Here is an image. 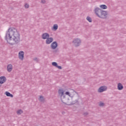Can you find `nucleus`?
I'll use <instances>...</instances> for the list:
<instances>
[{"mask_svg": "<svg viewBox=\"0 0 126 126\" xmlns=\"http://www.w3.org/2000/svg\"><path fill=\"white\" fill-rule=\"evenodd\" d=\"M94 13L98 17L103 19L107 18V15H108V12L107 11L103 10L98 7L94 9Z\"/></svg>", "mask_w": 126, "mask_h": 126, "instance_id": "f03ea898", "label": "nucleus"}, {"mask_svg": "<svg viewBox=\"0 0 126 126\" xmlns=\"http://www.w3.org/2000/svg\"><path fill=\"white\" fill-rule=\"evenodd\" d=\"M23 112L22 110H19L17 111V115H21Z\"/></svg>", "mask_w": 126, "mask_h": 126, "instance_id": "412c9836", "label": "nucleus"}, {"mask_svg": "<svg viewBox=\"0 0 126 126\" xmlns=\"http://www.w3.org/2000/svg\"><path fill=\"white\" fill-rule=\"evenodd\" d=\"M78 100L79 99H76L75 101H73L71 103V105H74V104H76V103L77 104H79V102H78Z\"/></svg>", "mask_w": 126, "mask_h": 126, "instance_id": "f3484780", "label": "nucleus"}, {"mask_svg": "<svg viewBox=\"0 0 126 126\" xmlns=\"http://www.w3.org/2000/svg\"><path fill=\"white\" fill-rule=\"evenodd\" d=\"M100 8H102V9H107V5L105 4H102L100 5Z\"/></svg>", "mask_w": 126, "mask_h": 126, "instance_id": "a211bd4d", "label": "nucleus"}, {"mask_svg": "<svg viewBox=\"0 0 126 126\" xmlns=\"http://www.w3.org/2000/svg\"><path fill=\"white\" fill-rule=\"evenodd\" d=\"M44 97L42 95H41L40 97H39V101H40V102H44Z\"/></svg>", "mask_w": 126, "mask_h": 126, "instance_id": "aec40b11", "label": "nucleus"}, {"mask_svg": "<svg viewBox=\"0 0 126 126\" xmlns=\"http://www.w3.org/2000/svg\"><path fill=\"white\" fill-rule=\"evenodd\" d=\"M58 28H59V26H58V25L55 24L53 26L52 30H54V31H57V30H58Z\"/></svg>", "mask_w": 126, "mask_h": 126, "instance_id": "dca6fc26", "label": "nucleus"}, {"mask_svg": "<svg viewBox=\"0 0 126 126\" xmlns=\"http://www.w3.org/2000/svg\"><path fill=\"white\" fill-rule=\"evenodd\" d=\"M88 112H85L84 113V117H86V116H88Z\"/></svg>", "mask_w": 126, "mask_h": 126, "instance_id": "bb28decb", "label": "nucleus"}, {"mask_svg": "<svg viewBox=\"0 0 126 126\" xmlns=\"http://www.w3.org/2000/svg\"><path fill=\"white\" fill-rule=\"evenodd\" d=\"M106 90H107V87L106 86H101L98 89V92L102 93V92H104Z\"/></svg>", "mask_w": 126, "mask_h": 126, "instance_id": "0eeeda50", "label": "nucleus"}, {"mask_svg": "<svg viewBox=\"0 0 126 126\" xmlns=\"http://www.w3.org/2000/svg\"><path fill=\"white\" fill-rule=\"evenodd\" d=\"M25 8H29V4L28 3H26L25 5Z\"/></svg>", "mask_w": 126, "mask_h": 126, "instance_id": "4be33fe9", "label": "nucleus"}, {"mask_svg": "<svg viewBox=\"0 0 126 126\" xmlns=\"http://www.w3.org/2000/svg\"><path fill=\"white\" fill-rule=\"evenodd\" d=\"M65 94L68 95V96H69V97H70V93L69 92H66Z\"/></svg>", "mask_w": 126, "mask_h": 126, "instance_id": "b1692460", "label": "nucleus"}, {"mask_svg": "<svg viewBox=\"0 0 126 126\" xmlns=\"http://www.w3.org/2000/svg\"><path fill=\"white\" fill-rule=\"evenodd\" d=\"M86 19L87 20H88V21H89V22H92V19L91 18V17L87 16Z\"/></svg>", "mask_w": 126, "mask_h": 126, "instance_id": "6ab92c4d", "label": "nucleus"}, {"mask_svg": "<svg viewBox=\"0 0 126 126\" xmlns=\"http://www.w3.org/2000/svg\"><path fill=\"white\" fill-rule=\"evenodd\" d=\"M33 61H34L35 62H36V63H38V62H39V60L37 58H34L33 59Z\"/></svg>", "mask_w": 126, "mask_h": 126, "instance_id": "393cba45", "label": "nucleus"}, {"mask_svg": "<svg viewBox=\"0 0 126 126\" xmlns=\"http://www.w3.org/2000/svg\"><path fill=\"white\" fill-rule=\"evenodd\" d=\"M6 81V78L4 76L0 77V84H3Z\"/></svg>", "mask_w": 126, "mask_h": 126, "instance_id": "9b49d317", "label": "nucleus"}, {"mask_svg": "<svg viewBox=\"0 0 126 126\" xmlns=\"http://www.w3.org/2000/svg\"><path fill=\"white\" fill-rule=\"evenodd\" d=\"M0 87H1V85H0Z\"/></svg>", "mask_w": 126, "mask_h": 126, "instance_id": "c85d7f7f", "label": "nucleus"}, {"mask_svg": "<svg viewBox=\"0 0 126 126\" xmlns=\"http://www.w3.org/2000/svg\"><path fill=\"white\" fill-rule=\"evenodd\" d=\"M99 106L100 107H103V106H104V103H103V102L100 103L99 104Z\"/></svg>", "mask_w": 126, "mask_h": 126, "instance_id": "a878e982", "label": "nucleus"}, {"mask_svg": "<svg viewBox=\"0 0 126 126\" xmlns=\"http://www.w3.org/2000/svg\"><path fill=\"white\" fill-rule=\"evenodd\" d=\"M5 94L6 96H7V97H11V98H13V95L8 92H5Z\"/></svg>", "mask_w": 126, "mask_h": 126, "instance_id": "2eb2a0df", "label": "nucleus"}, {"mask_svg": "<svg viewBox=\"0 0 126 126\" xmlns=\"http://www.w3.org/2000/svg\"><path fill=\"white\" fill-rule=\"evenodd\" d=\"M61 100L63 104H66V103H68V101H69V98L64 95L61 97Z\"/></svg>", "mask_w": 126, "mask_h": 126, "instance_id": "20e7f679", "label": "nucleus"}, {"mask_svg": "<svg viewBox=\"0 0 126 126\" xmlns=\"http://www.w3.org/2000/svg\"><path fill=\"white\" fill-rule=\"evenodd\" d=\"M19 59H20L21 61H23L24 59V52L20 51L19 52Z\"/></svg>", "mask_w": 126, "mask_h": 126, "instance_id": "423d86ee", "label": "nucleus"}, {"mask_svg": "<svg viewBox=\"0 0 126 126\" xmlns=\"http://www.w3.org/2000/svg\"><path fill=\"white\" fill-rule=\"evenodd\" d=\"M50 47L52 50H55V49L58 48V42H57V41L53 42L51 43Z\"/></svg>", "mask_w": 126, "mask_h": 126, "instance_id": "39448f33", "label": "nucleus"}, {"mask_svg": "<svg viewBox=\"0 0 126 126\" xmlns=\"http://www.w3.org/2000/svg\"><path fill=\"white\" fill-rule=\"evenodd\" d=\"M58 94H59V96H60L61 98H62V97H63V96H64V92L63 91V90L62 89H60L58 90Z\"/></svg>", "mask_w": 126, "mask_h": 126, "instance_id": "6e6552de", "label": "nucleus"}, {"mask_svg": "<svg viewBox=\"0 0 126 126\" xmlns=\"http://www.w3.org/2000/svg\"><path fill=\"white\" fill-rule=\"evenodd\" d=\"M117 88L118 90H123V89H124V86H123L122 83H119L118 84Z\"/></svg>", "mask_w": 126, "mask_h": 126, "instance_id": "4468645a", "label": "nucleus"}, {"mask_svg": "<svg viewBox=\"0 0 126 126\" xmlns=\"http://www.w3.org/2000/svg\"><path fill=\"white\" fill-rule=\"evenodd\" d=\"M70 91L72 93H76V94H78V93H77V92H76L75 91H74V90L72 89H70Z\"/></svg>", "mask_w": 126, "mask_h": 126, "instance_id": "5701e85b", "label": "nucleus"}, {"mask_svg": "<svg viewBox=\"0 0 126 126\" xmlns=\"http://www.w3.org/2000/svg\"><path fill=\"white\" fill-rule=\"evenodd\" d=\"M73 44H74L75 47H79L81 44V40L79 38L74 39L72 41Z\"/></svg>", "mask_w": 126, "mask_h": 126, "instance_id": "7ed1b4c3", "label": "nucleus"}, {"mask_svg": "<svg viewBox=\"0 0 126 126\" xmlns=\"http://www.w3.org/2000/svg\"><path fill=\"white\" fill-rule=\"evenodd\" d=\"M52 65L53 66H55V67H57V68H58V69H62V68L61 66H59L58 65V63H57V62H52Z\"/></svg>", "mask_w": 126, "mask_h": 126, "instance_id": "f8f14e48", "label": "nucleus"}, {"mask_svg": "<svg viewBox=\"0 0 126 126\" xmlns=\"http://www.w3.org/2000/svg\"><path fill=\"white\" fill-rule=\"evenodd\" d=\"M54 41L53 37H48L46 40V44L49 45Z\"/></svg>", "mask_w": 126, "mask_h": 126, "instance_id": "9d476101", "label": "nucleus"}, {"mask_svg": "<svg viewBox=\"0 0 126 126\" xmlns=\"http://www.w3.org/2000/svg\"><path fill=\"white\" fill-rule=\"evenodd\" d=\"M50 37V34L49 33L45 32L42 34V39L43 40H46L48 39V38Z\"/></svg>", "mask_w": 126, "mask_h": 126, "instance_id": "1a4fd4ad", "label": "nucleus"}, {"mask_svg": "<svg viewBox=\"0 0 126 126\" xmlns=\"http://www.w3.org/2000/svg\"><path fill=\"white\" fill-rule=\"evenodd\" d=\"M5 40L10 45H15L20 42V34L14 28L8 29L5 36Z\"/></svg>", "mask_w": 126, "mask_h": 126, "instance_id": "f257e3e1", "label": "nucleus"}, {"mask_svg": "<svg viewBox=\"0 0 126 126\" xmlns=\"http://www.w3.org/2000/svg\"><path fill=\"white\" fill-rule=\"evenodd\" d=\"M41 3H46V0H41Z\"/></svg>", "mask_w": 126, "mask_h": 126, "instance_id": "cd10ccee", "label": "nucleus"}, {"mask_svg": "<svg viewBox=\"0 0 126 126\" xmlns=\"http://www.w3.org/2000/svg\"><path fill=\"white\" fill-rule=\"evenodd\" d=\"M7 71H8V72H10V71H11V70H12V64H9L7 65Z\"/></svg>", "mask_w": 126, "mask_h": 126, "instance_id": "ddd939ff", "label": "nucleus"}]
</instances>
